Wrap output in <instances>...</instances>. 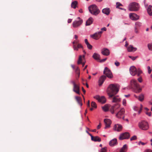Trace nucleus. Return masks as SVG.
<instances>
[{
	"label": "nucleus",
	"mask_w": 152,
	"mask_h": 152,
	"mask_svg": "<svg viewBox=\"0 0 152 152\" xmlns=\"http://www.w3.org/2000/svg\"><path fill=\"white\" fill-rule=\"evenodd\" d=\"M78 4L77 1H75L72 2L71 4V7L72 8L74 9H75L77 7V5Z\"/></svg>",
	"instance_id": "obj_30"
},
{
	"label": "nucleus",
	"mask_w": 152,
	"mask_h": 152,
	"mask_svg": "<svg viewBox=\"0 0 152 152\" xmlns=\"http://www.w3.org/2000/svg\"><path fill=\"white\" fill-rule=\"evenodd\" d=\"M79 12H80V13H82L83 12V10L82 9H80L79 10Z\"/></svg>",
	"instance_id": "obj_64"
},
{
	"label": "nucleus",
	"mask_w": 152,
	"mask_h": 152,
	"mask_svg": "<svg viewBox=\"0 0 152 152\" xmlns=\"http://www.w3.org/2000/svg\"><path fill=\"white\" fill-rule=\"evenodd\" d=\"M148 47L149 50L152 51V43L148 44Z\"/></svg>",
	"instance_id": "obj_35"
},
{
	"label": "nucleus",
	"mask_w": 152,
	"mask_h": 152,
	"mask_svg": "<svg viewBox=\"0 0 152 152\" xmlns=\"http://www.w3.org/2000/svg\"><path fill=\"white\" fill-rule=\"evenodd\" d=\"M130 136V135L129 133L126 132L121 134L119 136V139L120 140L127 139L129 138Z\"/></svg>",
	"instance_id": "obj_7"
},
{
	"label": "nucleus",
	"mask_w": 152,
	"mask_h": 152,
	"mask_svg": "<svg viewBox=\"0 0 152 152\" xmlns=\"http://www.w3.org/2000/svg\"><path fill=\"white\" fill-rule=\"evenodd\" d=\"M144 99V95L143 94H141L138 97V100L140 101H142Z\"/></svg>",
	"instance_id": "obj_32"
},
{
	"label": "nucleus",
	"mask_w": 152,
	"mask_h": 152,
	"mask_svg": "<svg viewBox=\"0 0 152 152\" xmlns=\"http://www.w3.org/2000/svg\"><path fill=\"white\" fill-rule=\"evenodd\" d=\"M82 90L84 94H85L86 93V91L83 88V87H82Z\"/></svg>",
	"instance_id": "obj_63"
},
{
	"label": "nucleus",
	"mask_w": 152,
	"mask_h": 152,
	"mask_svg": "<svg viewBox=\"0 0 152 152\" xmlns=\"http://www.w3.org/2000/svg\"><path fill=\"white\" fill-rule=\"evenodd\" d=\"M137 73L140 74L142 73V71L140 69H138L137 70Z\"/></svg>",
	"instance_id": "obj_43"
},
{
	"label": "nucleus",
	"mask_w": 152,
	"mask_h": 152,
	"mask_svg": "<svg viewBox=\"0 0 152 152\" xmlns=\"http://www.w3.org/2000/svg\"><path fill=\"white\" fill-rule=\"evenodd\" d=\"M84 41H85V43L86 44H87L89 43L88 42L87 39H85Z\"/></svg>",
	"instance_id": "obj_58"
},
{
	"label": "nucleus",
	"mask_w": 152,
	"mask_h": 152,
	"mask_svg": "<svg viewBox=\"0 0 152 152\" xmlns=\"http://www.w3.org/2000/svg\"><path fill=\"white\" fill-rule=\"evenodd\" d=\"M83 23L82 20L75 21L72 23V26L74 28H77L80 26Z\"/></svg>",
	"instance_id": "obj_12"
},
{
	"label": "nucleus",
	"mask_w": 152,
	"mask_h": 152,
	"mask_svg": "<svg viewBox=\"0 0 152 152\" xmlns=\"http://www.w3.org/2000/svg\"><path fill=\"white\" fill-rule=\"evenodd\" d=\"M138 81L140 83H141L142 81V79L141 77H140L138 79Z\"/></svg>",
	"instance_id": "obj_53"
},
{
	"label": "nucleus",
	"mask_w": 152,
	"mask_h": 152,
	"mask_svg": "<svg viewBox=\"0 0 152 152\" xmlns=\"http://www.w3.org/2000/svg\"><path fill=\"white\" fill-rule=\"evenodd\" d=\"M117 144L118 142L116 138L112 139L109 142V145L110 146H114L117 145Z\"/></svg>",
	"instance_id": "obj_17"
},
{
	"label": "nucleus",
	"mask_w": 152,
	"mask_h": 152,
	"mask_svg": "<svg viewBox=\"0 0 152 152\" xmlns=\"http://www.w3.org/2000/svg\"><path fill=\"white\" fill-rule=\"evenodd\" d=\"M87 47V48L89 50H91L92 48V46L89 43L86 44Z\"/></svg>",
	"instance_id": "obj_37"
},
{
	"label": "nucleus",
	"mask_w": 152,
	"mask_h": 152,
	"mask_svg": "<svg viewBox=\"0 0 152 152\" xmlns=\"http://www.w3.org/2000/svg\"><path fill=\"white\" fill-rule=\"evenodd\" d=\"M94 19L93 18L91 17L89 18L87 20L86 25V26H89L92 24L93 22Z\"/></svg>",
	"instance_id": "obj_23"
},
{
	"label": "nucleus",
	"mask_w": 152,
	"mask_h": 152,
	"mask_svg": "<svg viewBox=\"0 0 152 152\" xmlns=\"http://www.w3.org/2000/svg\"><path fill=\"white\" fill-rule=\"evenodd\" d=\"M138 126L140 129L144 130H147L149 128L148 123L144 121L139 122L138 123Z\"/></svg>",
	"instance_id": "obj_4"
},
{
	"label": "nucleus",
	"mask_w": 152,
	"mask_h": 152,
	"mask_svg": "<svg viewBox=\"0 0 152 152\" xmlns=\"http://www.w3.org/2000/svg\"><path fill=\"white\" fill-rule=\"evenodd\" d=\"M145 143H144V142H142L141 141H140L139 142V144L140 145V144H141L142 145H144L145 144Z\"/></svg>",
	"instance_id": "obj_55"
},
{
	"label": "nucleus",
	"mask_w": 152,
	"mask_h": 152,
	"mask_svg": "<svg viewBox=\"0 0 152 152\" xmlns=\"http://www.w3.org/2000/svg\"><path fill=\"white\" fill-rule=\"evenodd\" d=\"M91 106L94 108H96L97 107V106L96 103L95 102H92L91 103Z\"/></svg>",
	"instance_id": "obj_34"
},
{
	"label": "nucleus",
	"mask_w": 152,
	"mask_h": 152,
	"mask_svg": "<svg viewBox=\"0 0 152 152\" xmlns=\"http://www.w3.org/2000/svg\"><path fill=\"white\" fill-rule=\"evenodd\" d=\"M146 114L148 116H150L151 115V112H146Z\"/></svg>",
	"instance_id": "obj_56"
},
{
	"label": "nucleus",
	"mask_w": 152,
	"mask_h": 152,
	"mask_svg": "<svg viewBox=\"0 0 152 152\" xmlns=\"http://www.w3.org/2000/svg\"><path fill=\"white\" fill-rule=\"evenodd\" d=\"M85 55H83V56H80L77 62V63L78 64H81L83 60V58L84 59Z\"/></svg>",
	"instance_id": "obj_27"
},
{
	"label": "nucleus",
	"mask_w": 152,
	"mask_h": 152,
	"mask_svg": "<svg viewBox=\"0 0 152 152\" xmlns=\"http://www.w3.org/2000/svg\"><path fill=\"white\" fill-rule=\"evenodd\" d=\"M106 77L105 75H102L99 78V86H101L104 81L105 80Z\"/></svg>",
	"instance_id": "obj_18"
},
{
	"label": "nucleus",
	"mask_w": 152,
	"mask_h": 152,
	"mask_svg": "<svg viewBox=\"0 0 152 152\" xmlns=\"http://www.w3.org/2000/svg\"><path fill=\"white\" fill-rule=\"evenodd\" d=\"M137 139V136L135 135H134L130 138V140L132 141L133 140H136Z\"/></svg>",
	"instance_id": "obj_40"
},
{
	"label": "nucleus",
	"mask_w": 152,
	"mask_h": 152,
	"mask_svg": "<svg viewBox=\"0 0 152 152\" xmlns=\"http://www.w3.org/2000/svg\"><path fill=\"white\" fill-rule=\"evenodd\" d=\"M121 99L119 98L118 96H114L113 97V100L112 101V102H120Z\"/></svg>",
	"instance_id": "obj_24"
},
{
	"label": "nucleus",
	"mask_w": 152,
	"mask_h": 152,
	"mask_svg": "<svg viewBox=\"0 0 152 152\" xmlns=\"http://www.w3.org/2000/svg\"><path fill=\"white\" fill-rule=\"evenodd\" d=\"M129 71L130 73L132 75L134 76L137 74V69L135 66H131L130 68Z\"/></svg>",
	"instance_id": "obj_14"
},
{
	"label": "nucleus",
	"mask_w": 152,
	"mask_h": 152,
	"mask_svg": "<svg viewBox=\"0 0 152 152\" xmlns=\"http://www.w3.org/2000/svg\"><path fill=\"white\" fill-rule=\"evenodd\" d=\"M148 72V74H150L151 73V67L150 66H147Z\"/></svg>",
	"instance_id": "obj_41"
},
{
	"label": "nucleus",
	"mask_w": 152,
	"mask_h": 152,
	"mask_svg": "<svg viewBox=\"0 0 152 152\" xmlns=\"http://www.w3.org/2000/svg\"><path fill=\"white\" fill-rule=\"evenodd\" d=\"M104 122L105 124V129H106L110 127V125L111 124V121L109 119H105L104 120Z\"/></svg>",
	"instance_id": "obj_13"
},
{
	"label": "nucleus",
	"mask_w": 152,
	"mask_h": 152,
	"mask_svg": "<svg viewBox=\"0 0 152 152\" xmlns=\"http://www.w3.org/2000/svg\"><path fill=\"white\" fill-rule=\"evenodd\" d=\"M127 150V146L126 144L123 145L120 151V152H126Z\"/></svg>",
	"instance_id": "obj_28"
},
{
	"label": "nucleus",
	"mask_w": 152,
	"mask_h": 152,
	"mask_svg": "<svg viewBox=\"0 0 152 152\" xmlns=\"http://www.w3.org/2000/svg\"><path fill=\"white\" fill-rule=\"evenodd\" d=\"M73 48L74 50H78L77 47H76L75 45H73Z\"/></svg>",
	"instance_id": "obj_47"
},
{
	"label": "nucleus",
	"mask_w": 152,
	"mask_h": 152,
	"mask_svg": "<svg viewBox=\"0 0 152 152\" xmlns=\"http://www.w3.org/2000/svg\"><path fill=\"white\" fill-rule=\"evenodd\" d=\"M120 106L119 104H116L111 106L109 110L112 114H114L115 112L116 111L119 107Z\"/></svg>",
	"instance_id": "obj_10"
},
{
	"label": "nucleus",
	"mask_w": 152,
	"mask_h": 152,
	"mask_svg": "<svg viewBox=\"0 0 152 152\" xmlns=\"http://www.w3.org/2000/svg\"><path fill=\"white\" fill-rule=\"evenodd\" d=\"M85 63H86V61L83 62H82V63L81 64L82 65L83 67L84 66V65L85 64Z\"/></svg>",
	"instance_id": "obj_61"
},
{
	"label": "nucleus",
	"mask_w": 152,
	"mask_h": 152,
	"mask_svg": "<svg viewBox=\"0 0 152 152\" xmlns=\"http://www.w3.org/2000/svg\"><path fill=\"white\" fill-rule=\"evenodd\" d=\"M72 21V19H69L68 20V23H69L71 22Z\"/></svg>",
	"instance_id": "obj_60"
},
{
	"label": "nucleus",
	"mask_w": 152,
	"mask_h": 152,
	"mask_svg": "<svg viewBox=\"0 0 152 152\" xmlns=\"http://www.w3.org/2000/svg\"><path fill=\"white\" fill-rule=\"evenodd\" d=\"M92 57L94 59L96 60H99L100 59V55L96 53H94Z\"/></svg>",
	"instance_id": "obj_26"
},
{
	"label": "nucleus",
	"mask_w": 152,
	"mask_h": 152,
	"mask_svg": "<svg viewBox=\"0 0 152 152\" xmlns=\"http://www.w3.org/2000/svg\"><path fill=\"white\" fill-rule=\"evenodd\" d=\"M104 74L107 77L109 78H112L113 77V75L111 71L107 67H105L104 69Z\"/></svg>",
	"instance_id": "obj_6"
},
{
	"label": "nucleus",
	"mask_w": 152,
	"mask_h": 152,
	"mask_svg": "<svg viewBox=\"0 0 152 152\" xmlns=\"http://www.w3.org/2000/svg\"><path fill=\"white\" fill-rule=\"evenodd\" d=\"M75 99L77 102V103L81 106L82 105V99L79 96H76L75 97Z\"/></svg>",
	"instance_id": "obj_25"
},
{
	"label": "nucleus",
	"mask_w": 152,
	"mask_h": 152,
	"mask_svg": "<svg viewBox=\"0 0 152 152\" xmlns=\"http://www.w3.org/2000/svg\"><path fill=\"white\" fill-rule=\"evenodd\" d=\"M107 148L105 147L104 148H102L100 152H107Z\"/></svg>",
	"instance_id": "obj_36"
},
{
	"label": "nucleus",
	"mask_w": 152,
	"mask_h": 152,
	"mask_svg": "<svg viewBox=\"0 0 152 152\" xmlns=\"http://www.w3.org/2000/svg\"><path fill=\"white\" fill-rule=\"evenodd\" d=\"M148 14L150 16L152 15V6L149 5L147 9Z\"/></svg>",
	"instance_id": "obj_29"
},
{
	"label": "nucleus",
	"mask_w": 152,
	"mask_h": 152,
	"mask_svg": "<svg viewBox=\"0 0 152 152\" xmlns=\"http://www.w3.org/2000/svg\"><path fill=\"white\" fill-rule=\"evenodd\" d=\"M123 104L124 106H126V100L125 99H124L123 100Z\"/></svg>",
	"instance_id": "obj_44"
},
{
	"label": "nucleus",
	"mask_w": 152,
	"mask_h": 152,
	"mask_svg": "<svg viewBox=\"0 0 152 152\" xmlns=\"http://www.w3.org/2000/svg\"><path fill=\"white\" fill-rule=\"evenodd\" d=\"M117 131L120 132L121 131L122 129V127L121 125L120 124H117Z\"/></svg>",
	"instance_id": "obj_33"
},
{
	"label": "nucleus",
	"mask_w": 152,
	"mask_h": 152,
	"mask_svg": "<svg viewBox=\"0 0 152 152\" xmlns=\"http://www.w3.org/2000/svg\"><path fill=\"white\" fill-rule=\"evenodd\" d=\"M101 126V123H99V124L97 126V129H99L100 128Z\"/></svg>",
	"instance_id": "obj_50"
},
{
	"label": "nucleus",
	"mask_w": 152,
	"mask_h": 152,
	"mask_svg": "<svg viewBox=\"0 0 152 152\" xmlns=\"http://www.w3.org/2000/svg\"><path fill=\"white\" fill-rule=\"evenodd\" d=\"M88 9L89 12L92 15L96 16L100 12V11L97 6L95 4H92L90 6Z\"/></svg>",
	"instance_id": "obj_2"
},
{
	"label": "nucleus",
	"mask_w": 152,
	"mask_h": 152,
	"mask_svg": "<svg viewBox=\"0 0 152 152\" xmlns=\"http://www.w3.org/2000/svg\"><path fill=\"white\" fill-rule=\"evenodd\" d=\"M134 110L135 111H137L138 110L137 107L134 106L133 107Z\"/></svg>",
	"instance_id": "obj_57"
},
{
	"label": "nucleus",
	"mask_w": 152,
	"mask_h": 152,
	"mask_svg": "<svg viewBox=\"0 0 152 152\" xmlns=\"http://www.w3.org/2000/svg\"><path fill=\"white\" fill-rule=\"evenodd\" d=\"M129 15L130 18L133 20H137L139 18V16L136 14L130 13Z\"/></svg>",
	"instance_id": "obj_16"
},
{
	"label": "nucleus",
	"mask_w": 152,
	"mask_h": 152,
	"mask_svg": "<svg viewBox=\"0 0 152 152\" xmlns=\"http://www.w3.org/2000/svg\"><path fill=\"white\" fill-rule=\"evenodd\" d=\"M129 57L131 58L133 61H134V60H135L138 57V56H135V57H134V56H129Z\"/></svg>",
	"instance_id": "obj_39"
},
{
	"label": "nucleus",
	"mask_w": 152,
	"mask_h": 152,
	"mask_svg": "<svg viewBox=\"0 0 152 152\" xmlns=\"http://www.w3.org/2000/svg\"><path fill=\"white\" fill-rule=\"evenodd\" d=\"M94 98L97 100L99 102L102 104L105 103L106 101V99L105 97L104 96L100 97L99 95H96L94 97Z\"/></svg>",
	"instance_id": "obj_8"
},
{
	"label": "nucleus",
	"mask_w": 152,
	"mask_h": 152,
	"mask_svg": "<svg viewBox=\"0 0 152 152\" xmlns=\"http://www.w3.org/2000/svg\"><path fill=\"white\" fill-rule=\"evenodd\" d=\"M101 53L103 55L107 56L110 54V52L108 49L104 48L102 50Z\"/></svg>",
	"instance_id": "obj_15"
},
{
	"label": "nucleus",
	"mask_w": 152,
	"mask_h": 152,
	"mask_svg": "<svg viewBox=\"0 0 152 152\" xmlns=\"http://www.w3.org/2000/svg\"><path fill=\"white\" fill-rule=\"evenodd\" d=\"M115 64L117 66H118L120 65V63L117 61H116L115 62Z\"/></svg>",
	"instance_id": "obj_45"
},
{
	"label": "nucleus",
	"mask_w": 152,
	"mask_h": 152,
	"mask_svg": "<svg viewBox=\"0 0 152 152\" xmlns=\"http://www.w3.org/2000/svg\"><path fill=\"white\" fill-rule=\"evenodd\" d=\"M77 49L78 48H83V46H82V45L80 44H79L78 45H77Z\"/></svg>",
	"instance_id": "obj_49"
},
{
	"label": "nucleus",
	"mask_w": 152,
	"mask_h": 152,
	"mask_svg": "<svg viewBox=\"0 0 152 152\" xmlns=\"http://www.w3.org/2000/svg\"><path fill=\"white\" fill-rule=\"evenodd\" d=\"M107 59V58H104V59H102V60H101L100 61V62H104V61H105Z\"/></svg>",
	"instance_id": "obj_54"
},
{
	"label": "nucleus",
	"mask_w": 152,
	"mask_h": 152,
	"mask_svg": "<svg viewBox=\"0 0 152 152\" xmlns=\"http://www.w3.org/2000/svg\"><path fill=\"white\" fill-rule=\"evenodd\" d=\"M137 50V48L134 47L133 45H129L127 48V50L129 52H134Z\"/></svg>",
	"instance_id": "obj_21"
},
{
	"label": "nucleus",
	"mask_w": 152,
	"mask_h": 152,
	"mask_svg": "<svg viewBox=\"0 0 152 152\" xmlns=\"http://www.w3.org/2000/svg\"><path fill=\"white\" fill-rule=\"evenodd\" d=\"M106 29H107L106 28H105V27H103V28H101V30H104V31H106Z\"/></svg>",
	"instance_id": "obj_59"
},
{
	"label": "nucleus",
	"mask_w": 152,
	"mask_h": 152,
	"mask_svg": "<svg viewBox=\"0 0 152 152\" xmlns=\"http://www.w3.org/2000/svg\"><path fill=\"white\" fill-rule=\"evenodd\" d=\"M102 31H99L96 32L94 34L91 35L90 37L94 39L98 40L101 37V34H102Z\"/></svg>",
	"instance_id": "obj_9"
},
{
	"label": "nucleus",
	"mask_w": 152,
	"mask_h": 152,
	"mask_svg": "<svg viewBox=\"0 0 152 152\" xmlns=\"http://www.w3.org/2000/svg\"><path fill=\"white\" fill-rule=\"evenodd\" d=\"M86 132L91 137L92 135L90 133H89L87 131H86Z\"/></svg>",
	"instance_id": "obj_62"
},
{
	"label": "nucleus",
	"mask_w": 152,
	"mask_h": 152,
	"mask_svg": "<svg viewBox=\"0 0 152 152\" xmlns=\"http://www.w3.org/2000/svg\"><path fill=\"white\" fill-rule=\"evenodd\" d=\"M91 138V140L94 142H100L101 140V139L98 136L94 137L92 135Z\"/></svg>",
	"instance_id": "obj_20"
},
{
	"label": "nucleus",
	"mask_w": 152,
	"mask_h": 152,
	"mask_svg": "<svg viewBox=\"0 0 152 152\" xmlns=\"http://www.w3.org/2000/svg\"><path fill=\"white\" fill-rule=\"evenodd\" d=\"M144 152H152V151L150 149H147L145 150Z\"/></svg>",
	"instance_id": "obj_52"
},
{
	"label": "nucleus",
	"mask_w": 152,
	"mask_h": 152,
	"mask_svg": "<svg viewBox=\"0 0 152 152\" xmlns=\"http://www.w3.org/2000/svg\"><path fill=\"white\" fill-rule=\"evenodd\" d=\"M119 86L116 84H110L108 86L107 92L109 98L113 97L118 92Z\"/></svg>",
	"instance_id": "obj_1"
},
{
	"label": "nucleus",
	"mask_w": 152,
	"mask_h": 152,
	"mask_svg": "<svg viewBox=\"0 0 152 152\" xmlns=\"http://www.w3.org/2000/svg\"><path fill=\"white\" fill-rule=\"evenodd\" d=\"M123 6V5L121 4L119 2H117L116 3V8H120L119 7L120 6Z\"/></svg>",
	"instance_id": "obj_38"
},
{
	"label": "nucleus",
	"mask_w": 152,
	"mask_h": 152,
	"mask_svg": "<svg viewBox=\"0 0 152 152\" xmlns=\"http://www.w3.org/2000/svg\"><path fill=\"white\" fill-rule=\"evenodd\" d=\"M102 108L104 112H107L109 110V107H108V105L107 104L105 105L104 106L102 107Z\"/></svg>",
	"instance_id": "obj_31"
},
{
	"label": "nucleus",
	"mask_w": 152,
	"mask_h": 152,
	"mask_svg": "<svg viewBox=\"0 0 152 152\" xmlns=\"http://www.w3.org/2000/svg\"><path fill=\"white\" fill-rule=\"evenodd\" d=\"M139 8V4L135 2L130 3L128 7V10L130 11H137Z\"/></svg>",
	"instance_id": "obj_3"
},
{
	"label": "nucleus",
	"mask_w": 152,
	"mask_h": 152,
	"mask_svg": "<svg viewBox=\"0 0 152 152\" xmlns=\"http://www.w3.org/2000/svg\"><path fill=\"white\" fill-rule=\"evenodd\" d=\"M79 69L78 67H77V68L76 70V72H77V73L78 74V76L79 77L80 75V72H79Z\"/></svg>",
	"instance_id": "obj_42"
},
{
	"label": "nucleus",
	"mask_w": 152,
	"mask_h": 152,
	"mask_svg": "<svg viewBox=\"0 0 152 152\" xmlns=\"http://www.w3.org/2000/svg\"><path fill=\"white\" fill-rule=\"evenodd\" d=\"M110 12V10L109 8L107 7L103 9L102 10V12L103 13L108 15Z\"/></svg>",
	"instance_id": "obj_22"
},
{
	"label": "nucleus",
	"mask_w": 152,
	"mask_h": 152,
	"mask_svg": "<svg viewBox=\"0 0 152 152\" xmlns=\"http://www.w3.org/2000/svg\"><path fill=\"white\" fill-rule=\"evenodd\" d=\"M135 24L136 25V26H141V23H140V22H137L136 23H135Z\"/></svg>",
	"instance_id": "obj_46"
},
{
	"label": "nucleus",
	"mask_w": 152,
	"mask_h": 152,
	"mask_svg": "<svg viewBox=\"0 0 152 152\" xmlns=\"http://www.w3.org/2000/svg\"><path fill=\"white\" fill-rule=\"evenodd\" d=\"M71 83L73 85V91L76 94H80V87L79 86L76 84L74 81H71Z\"/></svg>",
	"instance_id": "obj_5"
},
{
	"label": "nucleus",
	"mask_w": 152,
	"mask_h": 152,
	"mask_svg": "<svg viewBox=\"0 0 152 152\" xmlns=\"http://www.w3.org/2000/svg\"><path fill=\"white\" fill-rule=\"evenodd\" d=\"M125 109L124 108H121L116 113L115 116L118 118H120L122 117L125 113Z\"/></svg>",
	"instance_id": "obj_11"
},
{
	"label": "nucleus",
	"mask_w": 152,
	"mask_h": 152,
	"mask_svg": "<svg viewBox=\"0 0 152 152\" xmlns=\"http://www.w3.org/2000/svg\"><path fill=\"white\" fill-rule=\"evenodd\" d=\"M117 125H115L114 126L113 129L115 131H117Z\"/></svg>",
	"instance_id": "obj_48"
},
{
	"label": "nucleus",
	"mask_w": 152,
	"mask_h": 152,
	"mask_svg": "<svg viewBox=\"0 0 152 152\" xmlns=\"http://www.w3.org/2000/svg\"><path fill=\"white\" fill-rule=\"evenodd\" d=\"M141 108H140V110H139L138 111V114H139L141 113L142 110V104H141Z\"/></svg>",
	"instance_id": "obj_51"
},
{
	"label": "nucleus",
	"mask_w": 152,
	"mask_h": 152,
	"mask_svg": "<svg viewBox=\"0 0 152 152\" xmlns=\"http://www.w3.org/2000/svg\"><path fill=\"white\" fill-rule=\"evenodd\" d=\"M132 86L134 87L137 88L139 87V85L137 83V80L135 79H132L131 81Z\"/></svg>",
	"instance_id": "obj_19"
}]
</instances>
